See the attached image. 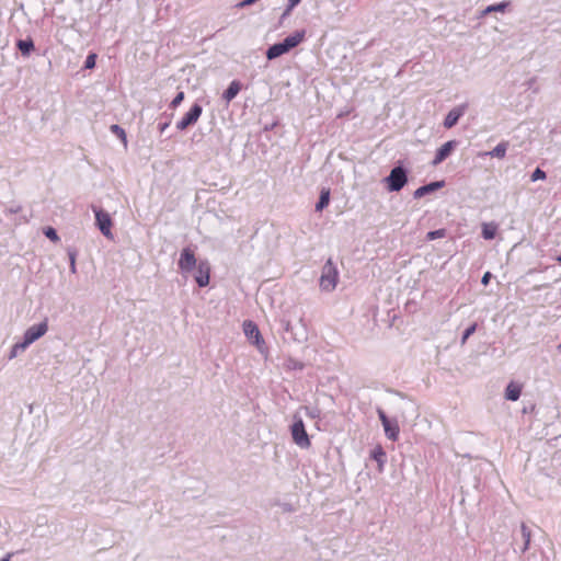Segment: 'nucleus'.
I'll return each mask as SVG.
<instances>
[{
	"label": "nucleus",
	"mask_w": 561,
	"mask_h": 561,
	"mask_svg": "<svg viewBox=\"0 0 561 561\" xmlns=\"http://www.w3.org/2000/svg\"><path fill=\"white\" fill-rule=\"evenodd\" d=\"M339 282V271L334 265L332 259H329L322 267L319 285L324 291H332L335 289Z\"/></svg>",
	"instance_id": "nucleus-1"
},
{
	"label": "nucleus",
	"mask_w": 561,
	"mask_h": 561,
	"mask_svg": "<svg viewBox=\"0 0 561 561\" xmlns=\"http://www.w3.org/2000/svg\"><path fill=\"white\" fill-rule=\"evenodd\" d=\"M48 331V321L45 319L43 322L30 327L23 336V342H21L22 347H28L32 343L37 341L39 337L46 334Z\"/></svg>",
	"instance_id": "nucleus-2"
},
{
	"label": "nucleus",
	"mask_w": 561,
	"mask_h": 561,
	"mask_svg": "<svg viewBox=\"0 0 561 561\" xmlns=\"http://www.w3.org/2000/svg\"><path fill=\"white\" fill-rule=\"evenodd\" d=\"M291 436L295 444L301 448H309L311 443L306 432L305 424L301 419L294 422L291 426Z\"/></svg>",
	"instance_id": "nucleus-3"
},
{
	"label": "nucleus",
	"mask_w": 561,
	"mask_h": 561,
	"mask_svg": "<svg viewBox=\"0 0 561 561\" xmlns=\"http://www.w3.org/2000/svg\"><path fill=\"white\" fill-rule=\"evenodd\" d=\"M407 181L405 171L401 167H397L391 170L387 178L388 188L391 192H398L405 185Z\"/></svg>",
	"instance_id": "nucleus-4"
},
{
	"label": "nucleus",
	"mask_w": 561,
	"mask_h": 561,
	"mask_svg": "<svg viewBox=\"0 0 561 561\" xmlns=\"http://www.w3.org/2000/svg\"><path fill=\"white\" fill-rule=\"evenodd\" d=\"M94 214H95V220H96V225L99 227V229L101 230V232L108 239H113V233H112V219H111V216L108 215V213L102 210V209H96L94 208Z\"/></svg>",
	"instance_id": "nucleus-5"
},
{
	"label": "nucleus",
	"mask_w": 561,
	"mask_h": 561,
	"mask_svg": "<svg viewBox=\"0 0 561 561\" xmlns=\"http://www.w3.org/2000/svg\"><path fill=\"white\" fill-rule=\"evenodd\" d=\"M202 106L194 104L190 111L176 123V128L180 130L186 129L188 126L195 124L202 115Z\"/></svg>",
	"instance_id": "nucleus-6"
},
{
	"label": "nucleus",
	"mask_w": 561,
	"mask_h": 561,
	"mask_svg": "<svg viewBox=\"0 0 561 561\" xmlns=\"http://www.w3.org/2000/svg\"><path fill=\"white\" fill-rule=\"evenodd\" d=\"M243 331L247 337L251 340L257 346V348L261 350L264 345V340L262 339L257 325L252 321H245L243 323Z\"/></svg>",
	"instance_id": "nucleus-7"
},
{
	"label": "nucleus",
	"mask_w": 561,
	"mask_h": 561,
	"mask_svg": "<svg viewBox=\"0 0 561 561\" xmlns=\"http://www.w3.org/2000/svg\"><path fill=\"white\" fill-rule=\"evenodd\" d=\"M195 280L201 287H205L209 284L210 278V266L207 261H201L196 265Z\"/></svg>",
	"instance_id": "nucleus-8"
},
{
	"label": "nucleus",
	"mask_w": 561,
	"mask_h": 561,
	"mask_svg": "<svg viewBox=\"0 0 561 561\" xmlns=\"http://www.w3.org/2000/svg\"><path fill=\"white\" fill-rule=\"evenodd\" d=\"M196 266V259L194 252L190 248H185L181 252L179 260V267L183 272H188Z\"/></svg>",
	"instance_id": "nucleus-9"
},
{
	"label": "nucleus",
	"mask_w": 561,
	"mask_h": 561,
	"mask_svg": "<svg viewBox=\"0 0 561 561\" xmlns=\"http://www.w3.org/2000/svg\"><path fill=\"white\" fill-rule=\"evenodd\" d=\"M456 146V141L450 140L445 142L442 147H439L436 151L435 158L433 160V165H438L442 163L454 150Z\"/></svg>",
	"instance_id": "nucleus-10"
},
{
	"label": "nucleus",
	"mask_w": 561,
	"mask_h": 561,
	"mask_svg": "<svg viewBox=\"0 0 561 561\" xmlns=\"http://www.w3.org/2000/svg\"><path fill=\"white\" fill-rule=\"evenodd\" d=\"M463 113H465V106H459V107L453 108L447 114V116L444 121V126L446 128H451L453 126H455L457 124L458 119L460 118V116H462Z\"/></svg>",
	"instance_id": "nucleus-11"
},
{
	"label": "nucleus",
	"mask_w": 561,
	"mask_h": 561,
	"mask_svg": "<svg viewBox=\"0 0 561 561\" xmlns=\"http://www.w3.org/2000/svg\"><path fill=\"white\" fill-rule=\"evenodd\" d=\"M305 38V32H296L293 35L286 37L282 43L286 47L287 51L298 46Z\"/></svg>",
	"instance_id": "nucleus-12"
},
{
	"label": "nucleus",
	"mask_w": 561,
	"mask_h": 561,
	"mask_svg": "<svg viewBox=\"0 0 561 561\" xmlns=\"http://www.w3.org/2000/svg\"><path fill=\"white\" fill-rule=\"evenodd\" d=\"M305 38V32H296L293 35L286 37L282 43L286 47L287 51L298 46Z\"/></svg>",
	"instance_id": "nucleus-13"
},
{
	"label": "nucleus",
	"mask_w": 561,
	"mask_h": 561,
	"mask_svg": "<svg viewBox=\"0 0 561 561\" xmlns=\"http://www.w3.org/2000/svg\"><path fill=\"white\" fill-rule=\"evenodd\" d=\"M241 90V83L239 81H232L228 89L224 92L222 94V98L224 100L229 103L231 100H233L237 94L240 92Z\"/></svg>",
	"instance_id": "nucleus-14"
},
{
	"label": "nucleus",
	"mask_w": 561,
	"mask_h": 561,
	"mask_svg": "<svg viewBox=\"0 0 561 561\" xmlns=\"http://www.w3.org/2000/svg\"><path fill=\"white\" fill-rule=\"evenodd\" d=\"M522 393V387L518 383L510 382L505 390V398L511 401L519 399Z\"/></svg>",
	"instance_id": "nucleus-15"
},
{
	"label": "nucleus",
	"mask_w": 561,
	"mask_h": 561,
	"mask_svg": "<svg viewBox=\"0 0 561 561\" xmlns=\"http://www.w3.org/2000/svg\"><path fill=\"white\" fill-rule=\"evenodd\" d=\"M287 53V49L286 47L283 45V43H277V44H274L272 45L267 51H266V57L267 59H275L284 54Z\"/></svg>",
	"instance_id": "nucleus-16"
},
{
	"label": "nucleus",
	"mask_w": 561,
	"mask_h": 561,
	"mask_svg": "<svg viewBox=\"0 0 561 561\" xmlns=\"http://www.w3.org/2000/svg\"><path fill=\"white\" fill-rule=\"evenodd\" d=\"M507 148H508V142L502 141L492 151L486 152L485 154H489L491 157H495L499 159H503L506 154Z\"/></svg>",
	"instance_id": "nucleus-17"
},
{
	"label": "nucleus",
	"mask_w": 561,
	"mask_h": 561,
	"mask_svg": "<svg viewBox=\"0 0 561 561\" xmlns=\"http://www.w3.org/2000/svg\"><path fill=\"white\" fill-rule=\"evenodd\" d=\"M330 203V190L323 188L320 194L319 202L316 205V210L321 211L323 208H325Z\"/></svg>",
	"instance_id": "nucleus-18"
},
{
	"label": "nucleus",
	"mask_w": 561,
	"mask_h": 561,
	"mask_svg": "<svg viewBox=\"0 0 561 561\" xmlns=\"http://www.w3.org/2000/svg\"><path fill=\"white\" fill-rule=\"evenodd\" d=\"M387 437L391 440H397L399 436V426L397 423L389 422V425L383 426Z\"/></svg>",
	"instance_id": "nucleus-19"
},
{
	"label": "nucleus",
	"mask_w": 561,
	"mask_h": 561,
	"mask_svg": "<svg viewBox=\"0 0 561 561\" xmlns=\"http://www.w3.org/2000/svg\"><path fill=\"white\" fill-rule=\"evenodd\" d=\"M16 45L21 53L26 56L30 55V53L34 49V43L32 39H21Z\"/></svg>",
	"instance_id": "nucleus-20"
},
{
	"label": "nucleus",
	"mask_w": 561,
	"mask_h": 561,
	"mask_svg": "<svg viewBox=\"0 0 561 561\" xmlns=\"http://www.w3.org/2000/svg\"><path fill=\"white\" fill-rule=\"evenodd\" d=\"M520 530H522V536L524 538V548H523V551H526L529 547V543H530V538H531V531L530 529L527 527L526 524H522L520 526Z\"/></svg>",
	"instance_id": "nucleus-21"
},
{
	"label": "nucleus",
	"mask_w": 561,
	"mask_h": 561,
	"mask_svg": "<svg viewBox=\"0 0 561 561\" xmlns=\"http://www.w3.org/2000/svg\"><path fill=\"white\" fill-rule=\"evenodd\" d=\"M496 228L492 225H483L482 236L486 240H491L495 237Z\"/></svg>",
	"instance_id": "nucleus-22"
},
{
	"label": "nucleus",
	"mask_w": 561,
	"mask_h": 561,
	"mask_svg": "<svg viewBox=\"0 0 561 561\" xmlns=\"http://www.w3.org/2000/svg\"><path fill=\"white\" fill-rule=\"evenodd\" d=\"M477 323H472L469 328L466 329L463 335L461 337V345H465L467 340L476 332Z\"/></svg>",
	"instance_id": "nucleus-23"
},
{
	"label": "nucleus",
	"mask_w": 561,
	"mask_h": 561,
	"mask_svg": "<svg viewBox=\"0 0 561 561\" xmlns=\"http://www.w3.org/2000/svg\"><path fill=\"white\" fill-rule=\"evenodd\" d=\"M111 130L126 144V133L121 126L114 124L111 126Z\"/></svg>",
	"instance_id": "nucleus-24"
},
{
	"label": "nucleus",
	"mask_w": 561,
	"mask_h": 561,
	"mask_svg": "<svg viewBox=\"0 0 561 561\" xmlns=\"http://www.w3.org/2000/svg\"><path fill=\"white\" fill-rule=\"evenodd\" d=\"M44 233L53 242H58L59 241V237H58L56 230L53 227L45 228L44 229Z\"/></svg>",
	"instance_id": "nucleus-25"
},
{
	"label": "nucleus",
	"mask_w": 561,
	"mask_h": 561,
	"mask_svg": "<svg viewBox=\"0 0 561 561\" xmlns=\"http://www.w3.org/2000/svg\"><path fill=\"white\" fill-rule=\"evenodd\" d=\"M508 5L507 2H501L499 4H492V5H489L486 9H485V13H490V12H493V11H505L506 7Z\"/></svg>",
	"instance_id": "nucleus-26"
},
{
	"label": "nucleus",
	"mask_w": 561,
	"mask_h": 561,
	"mask_svg": "<svg viewBox=\"0 0 561 561\" xmlns=\"http://www.w3.org/2000/svg\"><path fill=\"white\" fill-rule=\"evenodd\" d=\"M445 234H446L445 229H438V230L430 231L426 234V239L427 240H435V239H438V238H444Z\"/></svg>",
	"instance_id": "nucleus-27"
},
{
	"label": "nucleus",
	"mask_w": 561,
	"mask_h": 561,
	"mask_svg": "<svg viewBox=\"0 0 561 561\" xmlns=\"http://www.w3.org/2000/svg\"><path fill=\"white\" fill-rule=\"evenodd\" d=\"M183 100H184V92L181 91L172 100V102L170 103V107H172V108L178 107L182 103Z\"/></svg>",
	"instance_id": "nucleus-28"
},
{
	"label": "nucleus",
	"mask_w": 561,
	"mask_h": 561,
	"mask_svg": "<svg viewBox=\"0 0 561 561\" xmlns=\"http://www.w3.org/2000/svg\"><path fill=\"white\" fill-rule=\"evenodd\" d=\"M546 179V172L541 169L537 168L534 173L531 174V181H538V180H545Z\"/></svg>",
	"instance_id": "nucleus-29"
},
{
	"label": "nucleus",
	"mask_w": 561,
	"mask_h": 561,
	"mask_svg": "<svg viewBox=\"0 0 561 561\" xmlns=\"http://www.w3.org/2000/svg\"><path fill=\"white\" fill-rule=\"evenodd\" d=\"M95 60H96V55L95 54H90L88 55L87 59H85V68L87 69H92L95 67Z\"/></svg>",
	"instance_id": "nucleus-30"
},
{
	"label": "nucleus",
	"mask_w": 561,
	"mask_h": 561,
	"mask_svg": "<svg viewBox=\"0 0 561 561\" xmlns=\"http://www.w3.org/2000/svg\"><path fill=\"white\" fill-rule=\"evenodd\" d=\"M430 193V190H428V186L427 185H424V186H421L419 187L415 192H414V197L415 198H421L423 197L425 194Z\"/></svg>",
	"instance_id": "nucleus-31"
},
{
	"label": "nucleus",
	"mask_w": 561,
	"mask_h": 561,
	"mask_svg": "<svg viewBox=\"0 0 561 561\" xmlns=\"http://www.w3.org/2000/svg\"><path fill=\"white\" fill-rule=\"evenodd\" d=\"M26 347H22L21 346V343H15L11 350V353H10V358H14L19 351H24Z\"/></svg>",
	"instance_id": "nucleus-32"
},
{
	"label": "nucleus",
	"mask_w": 561,
	"mask_h": 561,
	"mask_svg": "<svg viewBox=\"0 0 561 561\" xmlns=\"http://www.w3.org/2000/svg\"><path fill=\"white\" fill-rule=\"evenodd\" d=\"M69 259H70V268L75 273L76 272V252L69 251Z\"/></svg>",
	"instance_id": "nucleus-33"
},
{
	"label": "nucleus",
	"mask_w": 561,
	"mask_h": 561,
	"mask_svg": "<svg viewBox=\"0 0 561 561\" xmlns=\"http://www.w3.org/2000/svg\"><path fill=\"white\" fill-rule=\"evenodd\" d=\"M378 416L382 423V426L389 425V419L387 417L386 413L382 410H378Z\"/></svg>",
	"instance_id": "nucleus-34"
},
{
	"label": "nucleus",
	"mask_w": 561,
	"mask_h": 561,
	"mask_svg": "<svg viewBox=\"0 0 561 561\" xmlns=\"http://www.w3.org/2000/svg\"><path fill=\"white\" fill-rule=\"evenodd\" d=\"M443 185H444V182H433V183L427 184L430 192H434V191L443 187Z\"/></svg>",
	"instance_id": "nucleus-35"
},
{
	"label": "nucleus",
	"mask_w": 561,
	"mask_h": 561,
	"mask_svg": "<svg viewBox=\"0 0 561 561\" xmlns=\"http://www.w3.org/2000/svg\"><path fill=\"white\" fill-rule=\"evenodd\" d=\"M301 0H289L288 7L285 13H289Z\"/></svg>",
	"instance_id": "nucleus-36"
},
{
	"label": "nucleus",
	"mask_w": 561,
	"mask_h": 561,
	"mask_svg": "<svg viewBox=\"0 0 561 561\" xmlns=\"http://www.w3.org/2000/svg\"><path fill=\"white\" fill-rule=\"evenodd\" d=\"M492 275L490 272H485L484 275L482 276V279H481V283L483 285H488L490 279H491Z\"/></svg>",
	"instance_id": "nucleus-37"
},
{
	"label": "nucleus",
	"mask_w": 561,
	"mask_h": 561,
	"mask_svg": "<svg viewBox=\"0 0 561 561\" xmlns=\"http://www.w3.org/2000/svg\"><path fill=\"white\" fill-rule=\"evenodd\" d=\"M382 456H385V453L381 450V448H379L378 450H376V451H375L374 457H375L376 459H378V460H379V457H382Z\"/></svg>",
	"instance_id": "nucleus-38"
},
{
	"label": "nucleus",
	"mask_w": 561,
	"mask_h": 561,
	"mask_svg": "<svg viewBox=\"0 0 561 561\" xmlns=\"http://www.w3.org/2000/svg\"><path fill=\"white\" fill-rule=\"evenodd\" d=\"M12 557L11 553L7 554L4 558L1 559V561H10V558Z\"/></svg>",
	"instance_id": "nucleus-39"
},
{
	"label": "nucleus",
	"mask_w": 561,
	"mask_h": 561,
	"mask_svg": "<svg viewBox=\"0 0 561 561\" xmlns=\"http://www.w3.org/2000/svg\"><path fill=\"white\" fill-rule=\"evenodd\" d=\"M557 261L561 263V255L557 256Z\"/></svg>",
	"instance_id": "nucleus-40"
},
{
	"label": "nucleus",
	"mask_w": 561,
	"mask_h": 561,
	"mask_svg": "<svg viewBox=\"0 0 561 561\" xmlns=\"http://www.w3.org/2000/svg\"><path fill=\"white\" fill-rule=\"evenodd\" d=\"M560 347H561V344H560Z\"/></svg>",
	"instance_id": "nucleus-41"
}]
</instances>
